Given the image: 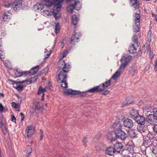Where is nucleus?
<instances>
[{
    "label": "nucleus",
    "mask_w": 157,
    "mask_h": 157,
    "mask_svg": "<svg viewBox=\"0 0 157 157\" xmlns=\"http://www.w3.org/2000/svg\"><path fill=\"white\" fill-rule=\"evenodd\" d=\"M100 87L101 86H95L87 90L89 94H91V93H94L97 92L101 91H102V89H101Z\"/></svg>",
    "instance_id": "nucleus-18"
},
{
    "label": "nucleus",
    "mask_w": 157,
    "mask_h": 157,
    "mask_svg": "<svg viewBox=\"0 0 157 157\" xmlns=\"http://www.w3.org/2000/svg\"><path fill=\"white\" fill-rule=\"evenodd\" d=\"M11 15V13L9 12H5L2 16L3 20L4 22L7 23L10 20Z\"/></svg>",
    "instance_id": "nucleus-17"
},
{
    "label": "nucleus",
    "mask_w": 157,
    "mask_h": 157,
    "mask_svg": "<svg viewBox=\"0 0 157 157\" xmlns=\"http://www.w3.org/2000/svg\"><path fill=\"white\" fill-rule=\"evenodd\" d=\"M134 18V21L135 24L139 23L140 21V14L137 13H135L133 15Z\"/></svg>",
    "instance_id": "nucleus-29"
},
{
    "label": "nucleus",
    "mask_w": 157,
    "mask_h": 157,
    "mask_svg": "<svg viewBox=\"0 0 157 157\" xmlns=\"http://www.w3.org/2000/svg\"><path fill=\"white\" fill-rule=\"evenodd\" d=\"M137 72V69L134 68H132L130 71V73L132 76H134Z\"/></svg>",
    "instance_id": "nucleus-44"
},
{
    "label": "nucleus",
    "mask_w": 157,
    "mask_h": 157,
    "mask_svg": "<svg viewBox=\"0 0 157 157\" xmlns=\"http://www.w3.org/2000/svg\"><path fill=\"white\" fill-rule=\"evenodd\" d=\"M42 81L41 82V83H44V85L45 84H47L48 83V82L46 78H45L44 77H42Z\"/></svg>",
    "instance_id": "nucleus-56"
},
{
    "label": "nucleus",
    "mask_w": 157,
    "mask_h": 157,
    "mask_svg": "<svg viewBox=\"0 0 157 157\" xmlns=\"http://www.w3.org/2000/svg\"><path fill=\"white\" fill-rule=\"evenodd\" d=\"M16 119L15 117V116L13 115L11 116V121L13 122H16Z\"/></svg>",
    "instance_id": "nucleus-61"
},
{
    "label": "nucleus",
    "mask_w": 157,
    "mask_h": 157,
    "mask_svg": "<svg viewBox=\"0 0 157 157\" xmlns=\"http://www.w3.org/2000/svg\"><path fill=\"white\" fill-rule=\"evenodd\" d=\"M138 124H145L146 120L144 117L142 115L139 114L134 119Z\"/></svg>",
    "instance_id": "nucleus-13"
},
{
    "label": "nucleus",
    "mask_w": 157,
    "mask_h": 157,
    "mask_svg": "<svg viewBox=\"0 0 157 157\" xmlns=\"http://www.w3.org/2000/svg\"><path fill=\"white\" fill-rule=\"evenodd\" d=\"M41 132L40 136V140H41L43 137L44 134L43 133V131H42L41 129L40 130Z\"/></svg>",
    "instance_id": "nucleus-60"
},
{
    "label": "nucleus",
    "mask_w": 157,
    "mask_h": 157,
    "mask_svg": "<svg viewBox=\"0 0 157 157\" xmlns=\"http://www.w3.org/2000/svg\"><path fill=\"white\" fill-rule=\"evenodd\" d=\"M39 66H37L31 69L29 71L27 72L28 75L30 74L31 75H33L35 74L39 69Z\"/></svg>",
    "instance_id": "nucleus-26"
},
{
    "label": "nucleus",
    "mask_w": 157,
    "mask_h": 157,
    "mask_svg": "<svg viewBox=\"0 0 157 157\" xmlns=\"http://www.w3.org/2000/svg\"><path fill=\"white\" fill-rule=\"evenodd\" d=\"M43 13V15L44 16H47L48 15L49 12L48 10H46V11L44 10Z\"/></svg>",
    "instance_id": "nucleus-58"
},
{
    "label": "nucleus",
    "mask_w": 157,
    "mask_h": 157,
    "mask_svg": "<svg viewBox=\"0 0 157 157\" xmlns=\"http://www.w3.org/2000/svg\"><path fill=\"white\" fill-rule=\"evenodd\" d=\"M22 0H15L12 3L13 10L15 11L20 10L22 6Z\"/></svg>",
    "instance_id": "nucleus-7"
},
{
    "label": "nucleus",
    "mask_w": 157,
    "mask_h": 157,
    "mask_svg": "<svg viewBox=\"0 0 157 157\" xmlns=\"http://www.w3.org/2000/svg\"><path fill=\"white\" fill-rule=\"evenodd\" d=\"M152 127L154 132L157 134V124L152 125Z\"/></svg>",
    "instance_id": "nucleus-51"
},
{
    "label": "nucleus",
    "mask_w": 157,
    "mask_h": 157,
    "mask_svg": "<svg viewBox=\"0 0 157 157\" xmlns=\"http://www.w3.org/2000/svg\"><path fill=\"white\" fill-rule=\"evenodd\" d=\"M153 109V108L151 106H146L145 108L144 109V113L146 114V116L149 114H152Z\"/></svg>",
    "instance_id": "nucleus-22"
},
{
    "label": "nucleus",
    "mask_w": 157,
    "mask_h": 157,
    "mask_svg": "<svg viewBox=\"0 0 157 157\" xmlns=\"http://www.w3.org/2000/svg\"><path fill=\"white\" fill-rule=\"evenodd\" d=\"M153 146H154L153 144L151 143L147 147L145 151L147 153L151 154L153 151L152 150L153 148Z\"/></svg>",
    "instance_id": "nucleus-30"
},
{
    "label": "nucleus",
    "mask_w": 157,
    "mask_h": 157,
    "mask_svg": "<svg viewBox=\"0 0 157 157\" xmlns=\"http://www.w3.org/2000/svg\"><path fill=\"white\" fill-rule=\"evenodd\" d=\"M131 2H132L133 1L134 2L132 4V6H133L135 9H138L139 8V4L137 0H130Z\"/></svg>",
    "instance_id": "nucleus-34"
},
{
    "label": "nucleus",
    "mask_w": 157,
    "mask_h": 157,
    "mask_svg": "<svg viewBox=\"0 0 157 157\" xmlns=\"http://www.w3.org/2000/svg\"><path fill=\"white\" fill-rule=\"evenodd\" d=\"M34 127L33 125H30L26 128V131L28 137L30 136L34 133Z\"/></svg>",
    "instance_id": "nucleus-16"
},
{
    "label": "nucleus",
    "mask_w": 157,
    "mask_h": 157,
    "mask_svg": "<svg viewBox=\"0 0 157 157\" xmlns=\"http://www.w3.org/2000/svg\"><path fill=\"white\" fill-rule=\"evenodd\" d=\"M1 129V130L3 133V134L4 135L6 134L7 132V128H6V125L5 126H2L0 127Z\"/></svg>",
    "instance_id": "nucleus-45"
},
{
    "label": "nucleus",
    "mask_w": 157,
    "mask_h": 157,
    "mask_svg": "<svg viewBox=\"0 0 157 157\" xmlns=\"http://www.w3.org/2000/svg\"><path fill=\"white\" fill-rule=\"evenodd\" d=\"M55 33L56 34L58 33L60 31V26L59 24L57 23L56 24L55 27Z\"/></svg>",
    "instance_id": "nucleus-38"
},
{
    "label": "nucleus",
    "mask_w": 157,
    "mask_h": 157,
    "mask_svg": "<svg viewBox=\"0 0 157 157\" xmlns=\"http://www.w3.org/2000/svg\"><path fill=\"white\" fill-rule=\"evenodd\" d=\"M45 91H46V89L45 88H43L41 86H40V94L42 93L41 98V100L42 101H44V92Z\"/></svg>",
    "instance_id": "nucleus-37"
},
{
    "label": "nucleus",
    "mask_w": 157,
    "mask_h": 157,
    "mask_svg": "<svg viewBox=\"0 0 157 157\" xmlns=\"http://www.w3.org/2000/svg\"><path fill=\"white\" fill-rule=\"evenodd\" d=\"M152 152L151 155H152V154L156 155L157 154V148H153L152 150Z\"/></svg>",
    "instance_id": "nucleus-57"
},
{
    "label": "nucleus",
    "mask_w": 157,
    "mask_h": 157,
    "mask_svg": "<svg viewBox=\"0 0 157 157\" xmlns=\"http://www.w3.org/2000/svg\"><path fill=\"white\" fill-rule=\"evenodd\" d=\"M52 51L51 50L48 51L46 49H45V51L44 52V60L43 62H41L40 64L42 66H44V65L45 63L46 62L45 60L50 55Z\"/></svg>",
    "instance_id": "nucleus-19"
},
{
    "label": "nucleus",
    "mask_w": 157,
    "mask_h": 157,
    "mask_svg": "<svg viewBox=\"0 0 157 157\" xmlns=\"http://www.w3.org/2000/svg\"><path fill=\"white\" fill-rule=\"evenodd\" d=\"M128 51L130 53L134 54L136 52V49L134 45L132 44L129 46Z\"/></svg>",
    "instance_id": "nucleus-31"
},
{
    "label": "nucleus",
    "mask_w": 157,
    "mask_h": 157,
    "mask_svg": "<svg viewBox=\"0 0 157 157\" xmlns=\"http://www.w3.org/2000/svg\"><path fill=\"white\" fill-rule=\"evenodd\" d=\"M48 71V68L47 67H46L43 70H42L40 72V76L41 75H46V73H47Z\"/></svg>",
    "instance_id": "nucleus-39"
},
{
    "label": "nucleus",
    "mask_w": 157,
    "mask_h": 157,
    "mask_svg": "<svg viewBox=\"0 0 157 157\" xmlns=\"http://www.w3.org/2000/svg\"><path fill=\"white\" fill-rule=\"evenodd\" d=\"M114 148L115 152L121 154L124 151V147L122 144L121 143L117 142L114 145Z\"/></svg>",
    "instance_id": "nucleus-8"
},
{
    "label": "nucleus",
    "mask_w": 157,
    "mask_h": 157,
    "mask_svg": "<svg viewBox=\"0 0 157 157\" xmlns=\"http://www.w3.org/2000/svg\"><path fill=\"white\" fill-rule=\"evenodd\" d=\"M55 5L54 6L53 10V15L56 20L59 19L60 17L59 14L61 8L62 7L63 0H53Z\"/></svg>",
    "instance_id": "nucleus-4"
},
{
    "label": "nucleus",
    "mask_w": 157,
    "mask_h": 157,
    "mask_svg": "<svg viewBox=\"0 0 157 157\" xmlns=\"http://www.w3.org/2000/svg\"><path fill=\"white\" fill-rule=\"evenodd\" d=\"M4 6L5 7L8 8L11 6V5L8 3H5L4 4Z\"/></svg>",
    "instance_id": "nucleus-62"
},
{
    "label": "nucleus",
    "mask_w": 157,
    "mask_h": 157,
    "mask_svg": "<svg viewBox=\"0 0 157 157\" xmlns=\"http://www.w3.org/2000/svg\"><path fill=\"white\" fill-rule=\"evenodd\" d=\"M112 127L113 128H116V129H118L119 130L121 129L122 125L121 123L119 122H115L113 123Z\"/></svg>",
    "instance_id": "nucleus-32"
},
{
    "label": "nucleus",
    "mask_w": 157,
    "mask_h": 157,
    "mask_svg": "<svg viewBox=\"0 0 157 157\" xmlns=\"http://www.w3.org/2000/svg\"><path fill=\"white\" fill-rule=\"evenodd\" d=\"M43 2L45 3L42 5H43L44 6H47L48 7H50L52 5H55V4L54 3V0L52 1H51L49 0H43Z\"/></svg>",
    "instance_id": "nucleus-25"
},
{
    "label": "nucleus",
    "mask_w": 157,
    "mask_h": 157,
    "mask_svg": "<svg viewBox=\"0 0 157 157\" xmlns=\"http://www.w3.org/2000/svg\"><path fill=\"white\" fill-rule=\"evenodd\" d=\"M151 30H149L148 33L147 34V38H148V41L150 42L151 40Z\"/></svg>",
    "instance_id": "nucleus-54"
},
{
    "label": "nucleus",
    "mask_w": 157,
    "mask_h": 157,
    "mask_svg": "<svg viewBox=\"0 0 157 157\" xmlns=\"http://www.w3.org/2000/svg\"><path fill=\"white\" fill-rule=\"evenodd\" d=\"M115 152L114 147H108L105 150L106 154L109 155H113Z\"/></svg>",
    "instance_id": "nucleus-23"
},
{
    "label": "nucleus",
    "mask_w": 157,
    "mask_h": 157,
    "mask_svg": "<svg viewBox=\"0 0 157 157\" xmlns=\"http://www.w3.org/2000/svg\"><path fill=\"white\" fill-rule=\"evenodd\" d=\"M149 54L150 55V56L151 57V59H152L154 57V54L153 53V52L152 51L150 52H149Z\"/></svg>",
    "instance_id": "nucleus-64"
},
{
    "label": "nucleus",
    "mask_w": 157,
    "mask_h": 157,
    "mask_svg": "<svg viewBox=\"0 0 157 157\" xmlns=\"http://www.w3.org/2000/svg\"><path fill=\"white\" fill-rule=\"evenodd\" d=\"M107 138L111 141H114L115 140V137H116V133L113 132H109L107 134Z\"/></svg>",
    "instance_id": "nucleus-21"
},
{
    "label": "nucleus",
    "mask_w": 157,
    "mask_h": 157,
    "mask_svg": "<svg viewBox=\"0 0 157 157\" xmlns=\"http://www.w3.org/2000/svg\"><path fill=\"white\" fill-rule=\"evenodd\" d=\"M78 20L77 17L76 15H73L72 17V24L75 26L77 23Z\"/></svg>",
    "instance_id": "nucleus-36"
},
{
    "label": "nucleus",
    "mask_w": 157,
    "mask_h": 157,
    "mask_svg": "<svg viewBox=\"0 0 157 157\" xmlns=\"http://www.w3.org/2000/svg\"><path fill=\"white\" fill-rule=\"evenodd\" d=\"M34 108L35 109H33V107L31 108L30 109V112L31 113H33L36 110H39V103L38 102L34 103Z\"/></svg>",
    "instance_id": "nucleus-28"
},
{
    "label": "nucleus",
    "mask_w": 157,
    "mask_h": 157,
    "mask_svg": "<svg viewBox=\"0 0 157 157\" xmlns=\"http://www.w3.org/2000/svg\"><path fill=\"white\" fill-rule=\"evenodd\" d=\"M111 81L110 79L106 81L105 82L102 83L101 86L100 88L102 89V91L105 88L107 87L108 86L110 85Z\"/></svg>",
    "instance_id": "nucleus-27"
},
{
    "label": "nucleus",
    "mask_w": 157,
    "mask_h": 157,
    "mask_svg": "<svg viewBox=\"0 0 157 157\" xmlns=\"http://www.w3.org/2000/svg\"><path fill=\"white\" fill-rule=\"evenodd\" d=\"M20 105L18 103H17L15 102H12L11 103V106L13 108H18L19 107Z\"/></svg>",
    "instance_id": "nucleus-46"
},
{
    "label": "nucleus",
    "mask_w": 157,
    "mask_h": 157,
    "mask_svg": "<svg viewBox=\"0 0 157 157\" xmlns=\"http://www.w3.org/2000/svg\"><path fill=\"white\" fill-rule=\"evenodd\" d=\"M60 43L61 45V48H63L64 47V44L66 43V39H62L61 40Z\"/></svg>",
    "instance_id": "nucleus-53"
},
{
    "label": "nucleus",
    "mask_w": 157,
    "mask_h": 157,
    "mask_svg": "<svg viewBox=\"0 0 157 157\" xmlns=\"http://www.w3.org/2000/svg\"><path fill=\"white\" fill-rule=\"evenodd\" d=\"M155 67L154 70L155 71H157V59L156 60L155 62Z\"/></svg>",
    "instance_id": "nucleus-63"
},
{
    "label": "nucleus",
    "mask_w": 157,
    "mask_h": 157,
    "mask_svg": "<svg viewBox=\"0 0 157 157\" xmlns=\"http://www.w3.org/2000/svg\"><path fill=\"white\" fill-rule=\"evenodd\" d=\"M23 86L22 85H20L16 87V89L18 91H21L23 90Z\"/></svg>",
    "instance_id": "nucleus-55"
},
{
    "label": "nucleus",
    "mask_w": 157,
    "mask_h": 157,
    "mask_svg": "<svg viewBox=\"0 0 157 157\" xmlns=\"http://www.w3.org/2000/svg\"><path fill=\"white\" fill-rule=\"evenodd\" d=\"M146 136L150 140L153 142L157 141V134L154 132L148 131L146 134Z\"/></svg>",
    "instance_id": "nucleus-9"
},
{
    "label": "nucleus",
    "mask_w": 157,
    "mask_h": 157,
    "mask_svg": "<svg viewBox=\"0 0 157 157\" xmlns=\"http://www.w3.org/2000/svg\"><path fill=\"white\" fill-rule=\"evenodd\" d=\"M147 118H145L146 121H147L152 125H154V123L155 122V120L156 119L154 117V115H152V114H149V115H147Z\"/></svg>",
    "instance_id": "nucleus-15"
},
{
    "label": "nucleus",
    "mask_w": 157,
    "mask_h": 157,
    "mask_svg": "<svg viewBox=\"0 0 157 157\" xmlns=\"http://www.w3.org/2000/svg\"><path fill=\"white\" fill-rule=\"evenodd\" d=\"M58 67L59 70L62 69L58 75V79L61 80V86L63 88H67V83L66 81L67 73L70 71V65L66 63L64 61H60L58 63Z\"/></svg>",
    "instance_id": "nucleus-1"
},
{
    "label": "nucleus",
    "mask_w": 157,
    "mask_h": 157,
    "mask_svg": "<svg viewBox=\"0 0 157 157\" xmlns=\"http://www.w3.org/2000/svg\"><path fill=\"white\" fill-rule=\"evenodd\" d=\"M133 31L134 32L137 33L139 31V28L138 25L137 24H135V25L133 26Z\"/></svg>",
    "instance_id": "nucleus-43"
},
{
    "label": "nucleus",
    "mask_w": 157,
    "mask_h": 157,
    "mask_svg": "<svg viewBox=\"0 0 157 157\" xmlns=\"http://www.w3.org/2000/svg\"><path fill=\"white\" fill-rule=\"evenodd\" d=\"M132 57L131 56H122L121 59V64L119 69L113 75L111 78L114 80L116 79L119 77L121 73V70H123L126 67L128 63L131 59Z\"/></svg>",
    "instance_id": "nucleus-2"
},
{
    "label": "nucleus",
    "mask_w": 157,
    "mask_h": 157,
    "mask_svg": "<svg viewBox=\"0 0 157 157\" xmlns=\"http://www.w3.org/2000/svg\"><path fill=\"white\" fill-rule=\"evenodd\" d=\"M129 136L132 139H135L137 137L136 132L133 130H130L128 132Z\"/></svg>",
    "instance_id": "nucleus-33"
},
{
    "label": "nucleus",
    "mask_w": 157,
    "mask_h": 157,
    "mask_svg": "<svg viewBox=\"0 0 157 157\" xmlns=\"http://www.w3.org/2000/svg\"><path fill=\"white\" fill-rule=\"evenodd\" d=\"M26 149H27L26 153H27V154H29L32 152V147L29 145H28L27 146Z\"/></svg>",
    "instance_id": "nucleus-50"
},
{
    "label": "nucleus",
    "mask_w": 157,
    "mask_h": 157,
    "mask_svg": "<svg viewBox=\"0 0 157 157\" xmlns=\"http://www.w3.org/2000/svg\"><path fill=\"white\" fill-rule=\"evenodd\" d=\"M126 103H124L123 106H128L129 104H132V101L131 98L128 97L126 99Z\"/></svg>",
    "instance_id": "nucleus-40"
},
{
    "label": "nucleus",
    "mask_w": 157,
    "mask_h": 157,
    "mask_svg": "<svg viewBox=\"0 0 157 157\" xmlns=\"http://www.w3.org/2000/svg\"><path fill=\"white\" fill-rule=\"evenodd\" d=\"M4 117L2 114H0V123L4 122Z\"/></svg>",
    "instance_id": "nucleus-59"
},
{
    "label": "nucleus",
    "mask_w": 157,
    "mask_h": 157,
    "mask_svg": "<svg viewBox=\"0 0 157 157\" xmlns=\"http://www.w3.org/2000/svg\"><path fill=\"white\" fill-rule=\"evenodd\" d=\"M74 3L68 6L67 7V10L68 13H72L74 9L78 10L80 9L82 6V4L79 0H72Z\"/></svg>",
    "instance_id": "nucleus-5"
},
{
    "label": "nucleus",
    "mask_w": 157,
    "mask_h": 157,
    "mask_svg": "<svg viewBox=\"0 0 157 157\" xmlns=\"http://www.w3.org/2000/svg\"><path fill=\"white\" fill-rule=\"evenodd\" d=\"M139 114V112L138 110L132 109L130 112V115L134 119Z\"/></svg>",
    "instance_id": "nucleus-24"
},
{
    "label": "nucleus",
    "mask_w": 157,
    "mask_h": 157,
    "mask_svg": "<svg viewBox=\"0 0 157 157\" xmlns=\"http://www.w3.org/2000/svg\"><path fill=\"white\" fill-rule=\"evenodd\" d=\"M68 51L67 50H65L64 51V52H63L62 54V56L61 57H60L59 59V62L60 61H63V60H62L63 59L64 57H65L68 54ZM64 61L65 62V61L64 60Z\"/></svg>",
    "instance_id": "nucleus-41"
},
{
    "label": "nucleus",
    "mask_w": 157,
    "mask_h": 157,
    "mask_svg": "<svg viewBox=\"0 0 157 157\" xmlns=\"http://www.w3.org/2000/svg\"><path fill=\"white\" fill-rule=\"evenodd\" d=\"M137 148L136 147H133L132 146L129 145L126 146V149L124 150V151L132 154L133 155H134V154H136L137 155H140V154L138 152L136 153L134 151V150Z\"/></svg>",
    "instance_id": "nucleus-14"
},
{
    "label": "nucleus",
    "mask_w": 157,
    "mask_h": 157,
    "mask_svg": "<svg viewBox=\"0 0 157 157\" xmlns=\"http://www.w3.org/2000/svg\"><path fill=\"white\" fill-rule=\"evenodd\" d=\"M10 81L13 82L14 83H23L25 82H26V83L28 84H30L32 82V80L30 79H29V80H25V81H19L18 82H17L16 81H13L12 80H10Z\"/></svg>",
    "instance_id": "nucleus-35"
},
{
    "label": "nucleus",
    "mask_w": 157,
    "mask_h": 157,
    "mask_svg": "<svg viewBox=\"0 0 157 157\" xmlns=\"http://www.w3.org/2000/svg\"><path fill=\"white\" fill-rule=\"evenodd\" d=\"M145 124H138L137 126L138 131L140 132L143 136H145L148 131L147 127L145 126Z\"/></svg>",
    "instance_id": "nucleus-6"
},
{
    "label": "nucleus",
    "mask_w": 157,
    "mask_h": 157,
    "mask_svg": "<svg viewBox=\"0 0 157 157\" xmlns=\"http://www.w3.org/2000/svg\"><path fill=\"white\" fill-rule=\"evenodd\" d=\"M63 93L66 95L79 94L81 97H87L91 95V94H89L87 90L81 92L78 90H72L70 89H68L67 90H64L63 91Z\"/></svg>",
    "instance_id": "nucleus-3"
},
{
    "label": "nucleus",
    "mask_w": 157,
    "mask_h": 157,
    "mask_svg": "<svg viewBox=\"0 0 157 157\" xmlns=\"http://www.w3.org/2000/svg\"><path fill=\"white\" fill-rule=\"evenodd\" d=\"M151 141V140H150L149 139L148 140L147 139H145L144 140L143 144L145 145H147L149 144H150Z\"/></svg>",
    "instance_id": "nucleus-52"
},
{
    "label": "nucleus",
    "mask_w": 157,
    "mask_h": 157,
    "mask_svg": "<svg viewBox=\"0 0 157 157\" xmlns=\"http://www.w3.org/2000/svg\"><path fill=\"white\" fill-rule=\"evenodd\" d=\"M123 123L124 126L128 128L132 127L134 125L133 121L128 118L125 119L123 121Z\"/></svg>",
    "instance_id": "nucleus-11"
},
{
    "label": "nucleus",
    "mask_w": 157,
    "mask_h": 157,
    "mask_svg": "<svg viewBox=\"0 0 157 157\" xmlns=\"http://www.w3.org/2000/svg\"><path fill=\"white\" fill-rule=\"evenodd\" d=\"M81 35L80 32H79L73 35L71 40V43L72 44H75L76 43L78 42L79 40V37Z\"/></svg>",
    "instance_id": "nucleus-10"
},
{
    "label": "nucleus",
    "mask_w": 157,
    "mask_h": 157,
    "mask_svg": "<svg viewBox=\"0 0 157 157\" xmlns=\"http://www.w3.org/2000/svg\"><path fill=\"white\" fill-rule=\"evenodd\" d=\"M27 71L24 72L18 70V69H16L15 71V75L16 77H18L21 76H26L28 75V73H27Z\"/></svg>",
    "instance_id": "nucleus-20"
},
{
    "label": "nucleus",
    "mask_w": 157,
    "mask_h": 157,
    "mask_svg": "<svg viewBox=\"0 0 157 157\" xmlns=\"http://www.w3.org/2000/svg\"><path fill=\"white\" fill-rule=\"evenodd\" d=\"M39 9V3H37L35 5L33 6V9L36 12H38Z\"/></svg>",
    "instance_id": "nucleus-42"
},
{
    "label": "nucleus",
    "mask_w": 157,
    "mask_h": 157,
    "mask_svg": "<svg viewBox=\"0 0 157 157\" xmlns=\"http://www.w3.org/2000/svg\"><path fill=\"white\" fill-rule=\"evenodd\" d=\"M5 54L3 50H0V59H4L5 57Z\"/></svg>",
    "instance_id": "nucleus-47"
},
{
    "label": "nucleus",
    "mask_w": 157,
    "mask_h": 157,
    "mask_svg": "<svg viewBox=\"0 0 157 157\" xmlns=\"http://www.w3.org/2000/svg\"><path fill=\"white\" fill-rule=\"evenodd\" d=\"M137 38L138 37L136 35L134 34L133 35L132 38L133 42L134 43H137L138 42Z\"/></svg>",
    "instance_id": "nucleus-49"
},
{
    "label": "nucleus",
    "mask_w": 157,
    "mask_h": 157,
    "mask_svg": "<svg viewBox=\"0 0 157 157\" xmlns=\"http://www.w3.org/2000/svg\"><path fill=\"white\" fill-rule=\"evenodd\" d=\"M126 134L121 129L117 133H116V137L121 140H125L127 137Z\"/></svg>",
    "instance_id": "nucleus-12"
},
{
    "label": "nucleus",
    "mask_w": 157,
    "mask_h": 157,
    "mask_svg": "<svg viewBox=\"0 0 157 157\" xmlns=\"http://www.w3.org/2000/svg\"><path fill=\"white\" fill-rule=\"evenodd\" d=\"M152 115H154L156 118H157V108H153Z\"/></svg>",
    "instance_id": "nucleus-48"
}]
</instances>
